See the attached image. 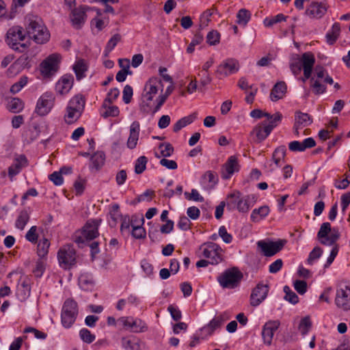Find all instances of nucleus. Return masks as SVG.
Instances as JSON below:
<instances>
[{
  "label": "nucleus",
  "instance_id": "nucleus-64",
  "mask_svg": "<svg viewBox=\"0 0 350 350\" xmlns=\"http://www.w3.org/2000/svg\"><path fill=\"white\" fill-rule=\"evenodd\" d=\"M40 131L38 124H34L31 129L25 131V135L26 137H29V141L32 142L40 135Z\"/></svg>",
  "mask_w": 350,
  "mask_h": 350
},
{
  "label": "nucleus",
  "instance_id": "nucleus-57",
  "mask_svg": "<svg viewBox=\"0 0 350 350\" xmlns=\"http://www.w3.org/2000/svg\"><path fill=\"white\" fill-rule=\"evenodd\" d=\"M79 336L84 342L88 344L92 343L96 338L95 335L92 334L91 332L86 328H83L80 330Z\"/></svg>",
  "mask_w": 350,
  "mask_h": 350
},
{
  "label": "nucleus",
  "instance_id": "nucleus-9",
  "mask_svg": "<svg viewBox=\"0 0 350 350\" xmlns=\"http://www.w3.org/2000/svg\"><path fill=\"white\" fill-rule=\"evenodd\" d=\"M100 219H89L83 228L81 237L76 239L78 243H83L85 241H90L99 235L98 226H100Z\"/></svg>",
  "mask_w": 350,
  "mask_h": 350
},
{
  "label": "nucleus",
  "instance_id": "nucleus-59",
  "mask_svg": "<svg viewBox=\"0 0 350 350\" xmlns=\"http://www.w3.org/2000/svg\"><path fill=\"white\" fill-rule=\"evenodd\" d=\"M220 34L217 30L209 31L206 36V42L210 45H216L219 42Z\"/></svg>",
  "mask_w": 350,
  "mask_h": 350
},
{
  "label": "nucleus",
  "instance_id": "nucleus-21",
  "mask_svg": "<svg viewBox=\"0 0 350 350\" xmlns=\"http://www.w3.org/2000/svg\"><path fill=\"white\" fill-rule=\"evenodd\" d=\"M335 302L338 307L345 310L350 309V288L347 286H345V289L337 290Z\"/></svg>",
  "mask_w": 350,
  "mask_h": 350
},
{
  "label": "nucleus",
  "instance_id": "nucleus-38",
  "mask_svg": "<svg viewBox=\"0 0 350 350\" xmlns=\"http://www.w3.org/2000/svg\"><path fill=\"white\" fill-rule=\"evenodd\" d=\"M230 319V316L226 312H224L216 317H215L208 324L212 327V328L215 330L217 328H219L225 321L229 320Z\"/></svg>",
  "mask_w": 350,
  "mask_h": 350
},
{
  "label": "nucleus",
  "instance_id": "nucleus-7",
  "mask_svg": "<svg viewBox=\"0 0 350 350\" xmlns=\"http://www.w3.org/2000/svg\"><path fill=\"white\" fill-rule=\"evenodd\" d=\"M340 234L338 228H332L329 222H324L321 225L317 233V238L322 245H333L339 239Z\"/></svg>",
  "mask_w": 350,
  "mask_h": 350
},
{
  "label": "nucleus",
  "instance_id": "nucleus-53",
  "mask_svg": "<svg viewBox=\"0 0 350 350\" xmlns=\"http://www.w3.org/2000/svg\"><path fill=\"white\" fill-rule=\"evenodd\" d=\"M120 92L119 90L116 88H112L107 93V97L103 101V107H107V103L111 104L115 100L118 98L119 96Z\"/></svg>",
  "mask_w": 350,
  "mask_h": 350
},
{
  "label": "nucleus",
  "instance_id": "nucleus-24",
  "mask_svg": "<svg viewBox=\"0 0 350 350\" xmlns=\"http://www.w3.org/2000/svg\"><path fill=\"white\" fill-rule=\"evenodd\" d=\"M316 146V142L312 137L305 139L303 142L293 141L289 143L288 148L293 152H303L307 148H311Z\"/></svg>",
  "mask_w": 350,
  "mask_h": 350
},
{
  "label": "nucleus",
  "instance_id": "nucleus-52",
  "mask_svg": "<svg viewBox=\"0 0 350 350\" xmlns=\"http://www.w3.org/2000/svg\"><path fill=\"white\" fill-rule=\"evenodd\" d=\"M29 219V215L27 211H22L16 221V227L18 229L23 230Z\"/></svg>",
  "mask_w": 350,
  "mask_h": 350
},
{
  "label": "nucleus",
  "instance_id": "nucleus-3",
  "mask_svg": "<svg viewBox=\"0 0 350 350\" xmlns=\"http://www.w3.org/2000/svg\"><path fill=\"white\" fill-rule=\"evenodd\" d=\"M314 63V55L310 52H306L302 54L301 58L297 57L293 59L290 63V68L295 76L299 75L303 69L304 78H302V81L305 82L306 79L310 78Z\"/></svg>",
  "mask_w": 350,
  "mask_h": 350
},
{
  "label": "nucleus",
  "instance_id": "nucleus-8",
  "mask_svg": "<svg viewBox=\"0 0 350 350\" xmlns=\"http://www.w3.org/2000/svg\"><path fill=\"white\" fill-rule=\"evenodd\" d=\"M57 259L59 266L64 269H70L77 264L76 250L72 245H66L62 247L57 252Z\"/></svg>",
  "mask_w": 350,
  "mask_h": 350
},
{
  "label": "nucleus",
  "instance_id": "nucleus-43",
  "mask_svg": "<svg viewBox=\"0 0 350 350\" xmlns=\"http://www.w3.org/2000/svg\"><path fill=\"white\" fill-rule=\"evenodd\" d=\"M159 149L160 150V154L157 155L156 154V157L159 158L160 157H163L164 158L170 157L174 152V147L170 143H161L159 145Z\"/></svg>",
  "mask_w": 350,
  "mask_h": 350
},
{
  "label": "nucleus",
  "instance_id": "nucleus-55",
  "mask_svg": "<svg viewBox=\"0 0 350 350\" xmlns=\"http://www.w3.org/2000/svg\"><path fill=\"white\" fill-rule=\"evenodd\" d=\"M311 327L312 322L310 321V317L306 316L301 320L299 325V330L301 332L302 335H306L308 334Z\"/></svg>",
  "mask_w": 350,
  "mask_h": 350
},
{
  "label": "nucleus",
  "instance_id": "nucleus-27",
  "mask_svg": "<svg viewBox=\"0 0 350 350\" xmlns=\"http://www.w3.org/2000/svg\"><path fill=\"white\" fill-rule=\"evenodd\" d=\"M286 89L287 86L285 82L279 81L276 83L270 93L271 100L272 101H277L282 98L286 92Z\"/></svg>",
  "mask_w": 350,
  "mask_h": 350
},
{
  "label": "nucleus",
  "instance_id": "nucleus-28",
  "mask_svg": "<svg viewBox=\"0 0 350 350\" xmlns=\"http://www.w3.org/2000/svg\"><path fill=\"white\" fill-rule=\"evenodd\" d=\"M313 122L312 118L307 113L297 111L295 113V124L297 126L304 128L310 125Z\"/></svg>",
  "mask_w": 350,
  "mask_h": 350
},
{
  "label": "nucleus",
  "instance_id": "nucleus-25",
  "mask_svg": "<svg viewBox=\"0 0 350 350\" xmlns=\"http://www.w3.org/2000/svg\"><path fill=\"white\" fill-rule=\"evenodd\" d=\"M31 280L28 276L21 278L17 287V295L21 300H25L30 295Z\"/></svg>",
  "mask_w": 350,
  "mask_h": 350
},
{
  "label": "nucleus",
  "instance_id": "nucleus-60",
  "mask_svg": "<svg viewBox=\"0 0 350 350\" xmlns=\"http://www.w3.org/2000/svg\"><path fill=\"white\" fill-rule=\"evenodd\" d=\"M110 104L107 103V107L105 108L106 110L102 114V116L105 118L108 117H116L119 115L120 111L117 106L109 105Z\"/></svg>",
  "mask_w": 350,
  "mask_h": 350
},
{
  "label": "nucleus",
  "instance_id": "nucleus-56",
  "mask_svg": "<svg viewBox=\"0 0 350 350\" xmlns=\"http://www.w3.org/2000/svg\"><path fill=\"white\" fill-rule=\"evenodd\" d=\"M250 196H246L245 197H241V201L238 203V206L237 209L241 213H247L250 210Z\"/></svg>",
  "mask_w": 350,
  "mask_h": 350
},
{
  "label": "nucleus",
  "instance_id": "nucleus-63",
  "mask_svg": "<svg viewBox=\"0 0 350 350\" xmlns=\"http://www.w3.org/2000/svg\"><path fill=\"white\" fill-rule=\"evenodd\" d=\"M323 254V250L317 246L313 248V250L310 252L309 256L308 258V263L312 265L314 260H317L321 257Z\"/></svg>",
  "mask_w": 350,
  "mask_h": 350
},
{
  "label": "nucleus",
  "instance_id": "nucleus-2",
  "mask_svg": "<svg viewBox=\"0 0 350 350\" xmlns=\"http://www.w3.org/2000/svg\"><path fill=\"white\" fill-rule=\"evenodd\" d=\"M159 90L162 92L163 85L161 80L158 77H151L146 83L142 94L143 101L140 106V110L144 113H152V107L150 106V102L154 96L158 93Z\"/></svg>",
  "mask_w": 350,
  "mask_h": 350
},
{
  "label": "nucleus",
  "instance_id": "nucleus-37",
  "mask_svg": "<svg viewBox=\"0 0 350 350\" xmlns=\"http://www.w3.org/2000/svg\"><path fill=\"white\" fill-rule=\"evenodd\" d=\"M76 78L78 81L85 77V72L88 70V66L82 59L77 60L73 66Z\"/></svg>",
  "mask_w": 350,
  "mask_h": 350
},
{
  "label": "nucleus",
  "instance_id": "nucleus-1",
  "mask_svg": "<svg viewBox=\"0 0 350 350\" xmlns=\"http://www.w3.org/2000/svg\"><path fill=\"white\" fill-rule=\"evenodd\" d=\"M26 33L37 44H44L49 40L50 33L42 19L37 16L26 18Z\"/></svg>",
  "mask_w": 350,
  "mask_h": 350
},
{
  "label": "nucleus",
  "instance_id": "nucleus-47",
  "mask_svg": "<svg viewBox=\"0 0 350 350\" xmlns=\"http://www.w3.org/2000/svg\"><path fill=\"white\" fill-rule=\"evenodd\" d=\"M121 36L118 33L114 34L110 40L107 42L105 48V55L107 56L108 54L115 48L117 44L120 41Z\"/></svg>",
  "mask_w": 350,
  "mask_h": 350
},
{
  "label": "nucleus",
  "instance_id": "nucleus-14",
  "mask_svg": "<svg viewBox=\"0 0 350 350\" xmlns=\"http://www.w3.org/2000/svg\"><path fill=\"white\" fill-rule=\"evenodd\" d=\"M239 69V62L235 59L228 58L217 66L215 73L219 77H227L236 73Z\"/></svg>",
  "mask_w": 350,
  "mask_h": 350
},
{
  "label": "nucleus",
  "instance_id": "nucleus-29",
  "mask_svg": "<svg viewBox=\"0 0 350 350\" xmlns=\"http://www.w3.org/2000/svg\"><path fill=\"white\" fill-rule=\"evenodd\" d=\"M174 90L173 83H170L166 90L164 94H160L158 98L156 99V105L153 107L152 111V114H154L157 113L162 107V105L165 103L168 96L172 93Z\"/></svg>",
  "mask_w": 350,
  "mask_h": 350
},
{
  "label": "nucleus",
  "instance_id": "nucleus-32",
  "mask_svg": "<svg viewBox=\"0 0 350 350\" xmlns=\"http://www.w3.org/2000/svg\"><path fill=\"white\" fill-rule=\"evenodd\" d=\"M90 160L92 162L90 167L98 171L100 170L105 164V154L102 151H98L92 155Z\"/></svg>",
  "mask_w": 350,
  "mask_h": 350
},
{
  "label": "nucleus",
  "instance_id": "nucleus-40",
  "mask_svg": "<svg viewBox=\"0 0 350 350\" xmlns=\"http://www.w3.org/2000/svg\"><path fill=\"white\" fill-rule=\"evenodd\" d=\"M286 153V148L285 146H280L275 149L272 154V159L277 167H280V161H284Z\"/></svg>",
  "mask_w": 350,
  "mask_h": 350
},
{
  "label": "nucleus",
  "instance_id": "nucleus-15",
  "mask_svg": "<svg viewBox=\"0 0 350 350\" xmlns=\"http://www.w3.org/2000/svg\"><path fill=\"white\" fill-rule=\"evenodd\" d=\"M328 6L323 1H313L307 7L305 14L311 18H321L327 12Z\"/></svg>",
  "mask_w": 350,
  "mask_h": 350
},
{
  "label": "nucleus",
  "instance_id": "nucleus-5",
  "mask_svg": "<svg viewBox=\"0 0 350 350\" xmlns=\"http://www.w3.org/2000/svg\"><path fill=\"white\" fill-rule=\"evenodd\" d=\"M243 274L237 267L224 271L217 278L219 284L225 288H235L239 286Z\"/></svg>",
  "mask_w": 350,
  "mask_h": 350
},
{
  "label": "nucleus",
  "instance_id": "nucleus-45",
  "mask_svg": "<svg viewBox=\"0 0 350 350\" xmlns=\"http://www.w3.org/2000/svg\"><path fill=\"white\" fill-rule=\"evenodd\" d=\"M216 9L213 7L210 9L206 10L203 12L200 17V28L203 29L208 26L209 21H211L210 17L216 12Z\"/></svg>",
  "mask_w": 350,
  "mask_h": 350
},
{
  "label": "nucleus",
  "instance_id": "nucleus-62",
  "mask_svg": "<svg viewBox=\"0 0 350 350\" xmlns=\"http://www.w3.org/2000/svg\"><path fill=\"white\" fill-rule=\"evenodd\" d=\"M28 78L25 76L21 77L19 81L13 84L10 88V92L13 94L18 93L27 83Z\"/></svg>",
  "mask_w": 350,
  "mask_h": 350
},
{
  "label": "nucleus",
  "instance_id": "nucleus-33",
  "mask_svg": "<svg viewBox=\"0 0 350 350\" xmlns=\"http://www.w3.org/2000/svg\"><path fill=\"white\" fill-rule=\"evenodd\" d=\"M340 33V25L338 23L333 24L332 29L326 33V41L329 45L334 44Z\"/></svg>",
  "mask_w": 350,
  "mask_h": 350
},
{
  "label": "nucleus",
  "instance_id": "nucleus-41",
  "mask_svg": "<svg viewBox=\"0 0 350 350\" xmlns=\"http://www.w3.org/2000/svg\"><path fill=\"white\" fill-rule=\"evenodd\" d=\"M85 101L83 96L81 94H77L71 98L68 105V107L79 109L83 111L85 107Z\"/></svg>",
  "mask_w": 350,
  "mask_h": 350
},
{
  "label": "nucleus",
  "instance_id": "nucleus-54",
  "mask_svg": "<svg viewBox=\"0 0 350 350\" xmlns=\"http://www.w3.org/2000/svg\"><path fill=\"white\" fill-rule=\"evenodd\" d=\"M288 16L284 15L283 14H278L275 16L271 18H266L264 20V25L266 27H271L274 24L278 23H280L282 21H285Z\"/></svg>",
  "mask_w": 350,
  "mask_h": 350
},
{
  "label": "nucleus",
  "instance_id": "nucleus-19",
  "mask_svg": "<svg viewBox=\"0 0 350 350\" xmlns=\"http://www.w3.org/2000/svg\"><path fill=\"white\" fill-rule=\"evenodd\" d=\"M280 325V322L278 320L269 321L264 325L262 336L265 344L269 346L271 345L274 333L278 329Z\"/></svg>",
  "mask_w": 350,
  "mask_h": 350
},
{
  "label": "nucleus",
  "instance_id": "nucleus-46",
  "mask_svg": "<svg viewBox=\"0 0 350 350\" xmlns=\"http://www.w3.org/2000/svg\"><path fill=\"white\" fill-rule=\"evenodd\" d=\"M79 283L83 289H88L94 284L92 277L88 273H83L79 278Z\"/></svg>",
  "mask_w": 350,
  "mask_h": 350
},
{
  "label": "nucleus",
  "instance_id": "nucleus-23",
  "mask_svg": "<svg viewBox=\"0 0 350 350\" xmlns=\"http://www.w3.org/2000/svg\"><path fill=\"white\" fill-rule=\"evenodd\" d=\"M140 124L138 121H134L130 126L129 136L126 142V147L133 150L136 148L139 137Z\"/></svg>",
  "mask_w": 350,
  "mask_h": 350
},
{
  "label": "nucleus",
  "instance_id": "nucleus-50",
  "mask_svg": "<svg viewBox=\"0 0 350 350\" xmlns=\"http://www.w3.org/2000/svg\"><path fill=\"white\" fill-rule=\"evenodd\" d=\"M148 163V159L145 156L139 157L135 161V172L137 174L143 173L146 168Z\"/></svg>",
  "mask_w": 350,
  "mask_h": 350
},
{
  "label": "nucleus",
  "instance_id": "nucleus-17",
  "mask_svg": "<svg viewBox=\"0 0 350 350\" xmlns=\"http://www.w3.org/2000/svg\"><path fill=\"white\" fill-rule=\"evenodd\" d=\"M74 84V77L71 74L63 75L55 84L57 94L64 96L67 94Z\"/></svg>",
  "mask_w": 350,
  "mask_h": 350
},
{
  "label": "nucleus",
  "instance_id": "nucleus-18",
  "mask_svg": "<svg viewBox=\"0 0 350 350\" xmlns=\"http://www.w3.org/2000/svg\"><path fill=\"white\" fill-rule=\"evenodd\" d=\"M270 128L267 126V120L256 125L250 133V135L254 137V142L260 143L264 141L271 133Z\"/></svg>",
  "mask_w": 350,
  "mask_h": 350
},
{
  "label": "nucleus",
  "instance_id": "nucleus-34",
  "mask_svg": "<svg viewBox=\"0 0 350 350\" xmlns=\"http://www.w3.org/2000/svg\"><path fill=\"white\" fill-rule=\"evenodd\" d=\"M315 79H323V81L326 83H329L330 85L334 83L333 79L327 74V70L321 66H317L314 69V76L312 77Z\"/></svg>",
  "mask_w": 350,
  "mask_h": 350
},
{
  "label": "nucleus",
  "instance_id": "nucleus-12",
  "mask_svg": "<svg viewBox=\"0 0 350 350\" xmlns=\"http://www.w3.org/2000/svg\"><path fill=\"white\" fill-rule=\"evenodd\" d=\"M61 56L53 53L46 57L40 64V71L44 77H49L56 73L59 69Z\"/></svg>",
  "mask_w": 350,
  "mask_h": 350
},
{
  "label": "nucleus",
  "instance_id": "nucleus-11",
  "mask_svg": "<svg viewBox=\"0 0 350 350\" xmlns=\"http://www.w3.org/2000/svg\"><path fill=\"white\" fill-rule=\"evenodd\" d=\"M286 243V239H278L276 241L261 240L258 241L256 244L265 256L271 257L280 252Z\"/></svg>",
  "mask_w": 350,
  "mask_h": 350
},
{
  "label": "nucleus",
  "instance_id": "nucleus-39",
  "mask_svg": "<svg viewBox=\"0 0 350 350\" xmlns=\"http://www.w3.org/2000/svg\"><path fill=\"white\" fill-rule=\"evenodd\" d=\"M109 216V225L111 227H115L117 225L118 220L122 217L120 212V206L118 204H114L111 206Z\"/></svg>",
  "mask_w": 350,
  "mask_h": 350
},
{
  "label": "nucleus",
  "instance_id": "nucleus-16",
  "mask_svg": "<svg viewBox=\"0 0 350 350\" xmlns=\"http://www.w3.org/2000/svg\"><path fill=\"white\" fill-rule=\"evenodd\" d=\"M269 292V286L262 282L258 283L250 295V304L252 306L260 305L265 299Z\"/></svg>",
  "mask_w": 350,
  "mask_h": 350
},
{
  "label": "nucleus",
  "instance_id": "nucleus-22",
  "mask_svg": "<svg viewBox=\"0 0 350 350\" xmlns=\"http://www.w3.org/2000/svg\"><path fill=\"white\" fill-rule=\"evenodd\" d=\"M85 17L86 14L83 7L80 6L72 9L70 15L72 25L77 29H81L85 23Z\"/></svg>",
  "mask_w": 350,
  "mask_h": 350
},
{
  "label": "nucleus",
  "instance_id": "nucleus-13",
  "mask_svg": "<svg viewBox=\"0 0 350 350\" xmlns=\"http://www.w3.org/2000/svg\"><path fill=\"white\" fill-rule=\"evenodd\" d=\"M55 103V96L51 92H45L38 99L36 107V112L40 116L48 114L53 108Z\"/></svg>",
  "mask_w": 350,
  "mask_h": 350
},
{
  "label": "nucleus",
  "instance_id": "nucleus-61",
  "mask_svg": "<svg viewBox=\"0 0 350 350\" xmlns=\"http://www.w3.org/2000/svg\"><path fill=\"white\" fill-rule=\"evenodd\" d=\"M82 110L79 109L69 108L67 107V118L69 119L68 123H71L73 120H77L79 118L81 115Z\"/></svg>",
  "mask_w": 350,
  "mask_h": 350
},
{
  "label": "nucleus",
  "instance_id": "nucleus-36",
  "mask_svg": "<svg viewBox=\"0 0 350 350\" xmlns=\"http://www.w3.org/2000/svg\"><path fill=\"white\" fill-rule=\"evenodd\" d=\"M196 118V114L193 113L188 116H185L178 120L173 126V131L174 133L178 132L185 126L191 124Z\"/></svg>",
  "mask_w": 350,
  "mask_h": 350
},
{
  "label": "nucleus",
  "instance_id": "nucleus-51",
  "mask_svg": "<svg viewBox=\"0 0 350 350\" xmlns=\"http://www.w3.org/2000/svg\"><path fill=\"white\" fill-rule=\"evenodd\" d=\"M284 292L285 293L284 299L288 301L292 304H296L299 302V297L297 295L293 292L289 286H284Z\"/></svg>",
  "mask_w": 350,
  "mask_h": 350
},
{
  "label": "nucleus",
  "instance_id": "nucleus-58",
  "mask_svg": "<svg viewBox=\"0 0 350 350\" xmlns=\"http://www.w3.org/2000/svg\"><path fill=\"white\" fill-rule=\"evenodd\" d=\"M126 66L124 69L120 70L118 72L116 76V79L118 82H123L125 81L126 75L128 74H131V72L129 70V60L125 59Z\"/></svg>",
  "mask_w": 350,
  "mask_h": 350
},
{
  "label": "nucleus",
  "instance_id": "nucleus-30",
  "mask_svg": "<svg viewBox=\"0 0 350 350\" xmlns=\"http://www.w3.org/2000/svg\"><path fill=\"white\" fill-rule=\"evenodd\" d=\"M122 347L126 350H141L140 340L135 337H123Z\"/></svg>",
  "mask_w": 350,
  "mask_h": 350
},
{
  "label": "nucleus",
  "instance_id": "nucleus-35",
  "mask_svg": "<svg viewBox=\"0 0 350 350\" xmlns=\"http://www.w3.org/2000/svg\"><path fill=\"white\" fill-rule=\"evenodd\" d=\"M269 208L267 206H262L258 208H255L251 214V220L253 222H258L268 215Z\"/></svg>",
  "mask_w": 350,
  "mask_h": 350
},
{
  "label": "nucleus",
  "instance_id": "nucleus-20",
  "mask_svg": "<svg viewBox=\"0 0 350 350\" xmlns=\"http://www.w3.org/2000/svg\"><path fill=\"white\" fill-rule=\"evenodd\" d=\"M239 167L237 158L230 156L222 166L221 178L224 180L229 179L234 172H239Z\"/></svg>",
  "mask_w": 350,
  "mask_h": 350
},
{
  "label": "nucleus",
  "instance_id": "nucleus-6",
  "mask_svg": "<svg viewBox=\"0 0 350 350\" xmlns=\"http://www.w3.org/2000/svg\"><path fill=\"white\" fill-rule=\"evenodd\" d=\"M79 313L78 304L72 299H67L62 306L61 321L65 328H70L75 323Z\"/></svg>",
  "mask_w": 350,
  "mask_h": 350
},
{
  "label": "nucleus",
  "instance_id": "nucleus-31",
  "mask_svg": "<svg viewBox=\"0 0 350 350\" xmlns=\"http://www.w3.org/2000/svg\"><path fill=\"white\" fill-rule=\"evenodd\" d=\"M241 200V193L237 190L228 195L226 207L229 211L237 209L238 203Z\"/></svg>",
  "mask_w": 350,
  "mask_h": 350
},
{
  "label": "nucleus",
  "instance_id": "nucleus-49",
  "mask_svg": "<svg viewBox=\"0 0 350 350\" xmlns=\"http://www.w3.org/2000/svg\"><path fill=\"white\" fill-rule=\"evenodd\" d=\"M237 23L240 25H246L251 18L250 12L245 9H241L237 15Z\"/></svg>",
  "mask_w": 350,
  "mask_h": 350
},
{
  "label": "nucleus",
  "instance_id": "nucleus-42",
  "mask_svg": "<svg viewBox=\"0 0 350 350\" xmlns=\"http://www.w3.org/2000/svg\"><path fill=\"white\" fill-rule=\"evenodd\" d=\"M49 246L50 242L47 239L43 238L42 239H40L37 246L38 255L40 258H44L46 256L49 252Z\"/></svg>",
  "mask_w": 350,
  "mask_h": 350
},
{
  "label": "nucleus",
  "instance_id": "nucleus-10",
  "mask_svg": "<svg viewBox=\"0 0 350 350\" xmlns=\"http://www.w3.org/2000/svg\"><path fill=\"white\" fill-rule=\"evenodd\" d=\"M200 249H202L203 256L211 259V265H217L223 260V250L218 244L206 242L201 245Z\"/></svg>",
  "mask_w": 350,
  "mask_h": 350
},
{
  "label": "nucleus",
  "instance_id": "nucleus-48",
  "mask_svg": "<svg viewBox=\"0 0 350 350\" xmlns=\"http://www.w3.org/2000/svg\"><path fill=\"white\" fill-rule=\"evenodd\" d=\"M311 88H312L313 92L316 95L321 94L325 92L326 86L320 83L319 80L314 79V77H310Z\"/></svg>",
  "mask_w": 350,
  "mask_h": 350
},
{
  "label": "nucleus",
  "instance_id": "nucleus-44",
  "mask_svg": "<svg viewBox=\"0 0 350 350\" xmlns=\"http://www.w3.org/2000/svg\"><path fill=\"white\" fill-rule=\"evenodd\" d=\"M23 101L18 98H13L8 103V109L13 113L21 111L23 109Z\"/></svg>",
  "mask_w": 350,
  "mask_h": 350
},
{
  "label": "nucleus",
  "instance_id": "nucleus-26",
  "mask_svg": "<svg viewBox=\"0 0 350 350\" xmlns=\"http://www.w3.org/2000/svg\"><path fill=\"white\" fill-rule=\"evenodd\" d=\"M28 161L26 157L23 154L18 156L14 161L13 164L8 169L10 176H14L18 174L23 167L27 165Z\"/></svg>",
  "mask_w": 350,
  "mask_h": 350
},
{
  "label": "nucleus",
  "instance_id": "nucleus-4",
  "mask_svg": "<svg viewBox=\"0 0 350 350\" xmlns=\"http://www.w3.org/2000/svg\"><path fill=\"white\" fill-rule=\"evenodd\" d=\"M25 38L23 28L15 26L10 28L6 33L5 42L13 50L23 52L29 46V43L21 42Z\"/></svg>",
  "mask_w": 350,
  "mask_h": 350
}]
</instances>
